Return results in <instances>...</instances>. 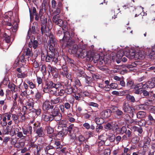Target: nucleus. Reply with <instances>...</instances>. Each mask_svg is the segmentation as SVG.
Listing matches in <instances>:
<instances>
[{
    "label": "nucleus",
    "mask_w": 155,
    "mask_h": 155,
    "mask_svg": "<svg viewBox=\"0 0 155 155\" xmlns=\"http://www.w3.org/2000/svg\"><path fill=\"white\" fill-rule=\"evenodd\" d=\"M85 83L87 84V85L92 86L94 84L93 82L94 79L91 77H89L87 75L85 77Z\"/></svg>",
    "instance_id": "obj_29"
},
{
    "label": "nucleus",
    "mask_w": 155,
    "mask_h": 155,
    "mask_svg": "<svg viewBox=\"0 0 155 155\" xmlns=\"http://www.w3.org/2000/svg\"><path fill=\"white\" fill-rule=\"evenodd\" d=\"M7 14V13H5V14L3 23V25L10 26V22L9 21V19L10 18L8 16Z\"/></svg>",
    "instance_id": "obj_43"
},
{
    "label": "nucleus",
    "mask_w": 155,
    "mask_h": 155,
    "mask_svg": "<svg viewBox=\"0 0 155 155\" xmlns=\"http://www.w3.org/2000/svg\"><path fill=\"white\" fill-rule=\"evenodd\" d=\"M23 54L28 58V59H29L30 57L32 56L33 55L31 49L27 48L25 50Z\"/></svg>",
    "instance_id": "obj_28"
},
{
    "label": "nucleus",
    "mask_w": 155,
    "mask_h": 155,
    "mask_svg": "<svg viewBox=\"0 0 155 155\" xmlns=\"http://www.w3.org/2000/svg\"><path fill=\"white\" fill-rule=\"evenodd\" d=\"M17 71L18 73H17V74L18 78H24L26 76L25 73L24 72V71H22V69H21L19 68H18Z\"/></svg>",
    "instance_id": "obj_32"
},
{
    "label": "nucleus",
    "mask_w": 155,
    "mask_h": 155,
    "mask_svg": "<svg viewBox=\"0 0 155 155\" xmlns=\"http://www.w3.org/2000/svg\"><path fill=\"white\" fill-rule=\"evenodd\" d=\"M62 100L60 97H56L55 98H51L50 102L51 104H55L61 102Z\"/></svg>",
    "instance_id": "obj_37"
},
{
    "label": "nucleus",
    "mask_w": 155,
    "mask_h": 155,
    "mask_svg": "<svg viewBox=\"0 0 155 155\" xmlns=\"http://www.w3.org/2000/svg\"><path fill=\"white\" fill-rule=\"evenodd\" d=\"M122 108L124 113H130L132 114V115H133L134 109L132 107H130L128 104L124 103Z\"/></svg>",
    "instance_id": "obj_16"
},
{
    "label": "nucleus",
    "mask_w": 155,
    "mask_h": 155,
    "mask_svg": "<svg viewBox=\"0 0 155 155\" xmlns=\"http://www.w3.org/2000/svg\"><path fill=\"white\" fill-rule=\"evenodd\" d=\"M132 142L134 143H137L139 140L140 138L137 136H135L132 137L131 139Z\"/></svg>",
    "instance_id": "obj_62"
},
{
    "label": "nucleus",
    "mask_w": 155,
    "mask_h": 155,
    "mask_svg": "<svg viewBox=\"0 0 155 155\" xmlns=\"http://www.w3.org/2000/svg\"><path fill=\"white\" fill-rule=\"evenodd\" d=\"M18 58H19V61H20L21 62L26 63L27 61H29V59H28V58L26 57L23 54L20 56V57H18Z\"/></svg>",
    "instance_id": "obj_44"
},
{
    "label": "nucleus",
    "mask_w": 155,
    "mask_h": 155,
    "mask_svg": "<svg viewBox=\"0 0 155 155\" xmlns=\"http://www.w3.org/2000/svg\"><path fill=\"white\" fill-rule=\"evenodd\" d=\"M47 132L48 134H51L54 131V129L50 126H46L45 127Z\"/></svg>",
    "instance_id": "obj_56"
},
{
    "label": "nucleus",
    "mask_w": 155,
    "mask_h": 155,
    "mask_svg": "<svg viewBox=\"0 0 155 155\" xmlns=\"http://www.w3.org/2000/svg\"><path fill=\"white\" fill-rule=\"evenodd\" d=\"M150 141L151 139L149 137H144L143 140V144H140L139 146L143 148H145V149H148L150 147Z\"/></svg>",
    "instance_id": "obj_17"
},
{
    "label": "nucleus",
    "mask_w": 155,
    "mask_h": 155,
    "mask_svg": "<svg viewBox=\"0 0 155 155\" xmlns=\"http://www.w3.org/2000/svg\"><path fill=\"white\" fill-rule=\"evenodd\" d=\"M74 68L75 70V71H78L80 69H81V67L80 65H79V64H78L77 62L75 61V62L74 63L73 65H72L71 66Z\"/></svg>",
    "instance_id": "obj_57"
},
{
    "label": "nucleus",
    "mask_w": 155,
    "mask_h": 155,
    "mask_svg": "<svg viewBox=\"0 0 155 155\" xmlns=\"http://www.w3.org/2000/svg\"><path fill=\"white\" fill-rule=\"evenodd\" d=\"M74 125L73 124H71L68 127L66 126V128L67 130V132L69 134H70L71 133L72 130L74 127Z\"/></svg>",
    "instance_id": "obj_61"
},
{
    "label": "nucleus",
    "mask_w": 155,
    "mask_h": 155,
    "mask_svg": "<svg viewBox=\"0 0 155 155\" xmlns=\"http://www.w3.org/2000/svg\"><path fill=\"white\" fill-rule=\"evenodd\" d=\"M136 64L135 63H132L131 64H126L124 65V67L128 69L129 70L133 71L134 67H136Z\"/></svg>",
    "instance_id": "obj_48"
},
{
    "label": "nucleus",
    "mask_w": 155,
    "mask_h": 155,
    "mask_svg": "<svg viewBox=\"0 0 155 155\" xmlns=\"http://www.w3.org/2000/svg\"><path fill=\"white\" fill-rule=\"evenodd\" d=\"M44 116L43 119L45 121L50 122L54 120V119L53 118V117L52 116L50 112L46 114Z\"/></svg>",
    "instance_id": "obj_27"
},
{
    "label": "nucleus",
    "mask_w": 155,
    "mask_h": 155,
    "mask_svg": "<svg viewBox=\"0 0 155 155\" xmlns=\"http://www.w3.org/2000/svg\"><path fill=\"white\" fill-rule=\"evenodd\" d=\"M83 127L87 130H89L91 128L92 130L95 129V127L94 124H92L91 125L88 123L85 122L83 124Z\"/></svg>",
    "instance_id": "obj_39"
},
{
    "label": "nucleus",
    "mask_w": 155,
    "mask_h": 155,
    "mask_svg": "<svg viewBox=\"0 0 155 155\" xmlns=\"http://www.w3.org/2000/svg\"><path fill=\"white\" fill-rule=\"evenodd\" d=\"M54 107V105H50V104L49 101H45L43 104V108L44 109L46 110H48L50 109H53Z\"/></svg>",
    "instance_id": "obj_33"
},
{
    "label": "nucleus",
    "mask_w": 155,
    "mask_h": 155,
    "mask_svg": "<svg viewBox=\"0 0 155 155\" xmlns=\"http://www.w3.org/2000/svg\"><path fill=\"white\" fill-rule=\"evenodd\" d=\"M67 117L68 120L71 122H75V119L73 117V115L71 113L68 114Z\"/></svg>",
    "instance_id": "obj_55"
},
{
    "label": "nucleus",
    "mask_w": 155,
    "mask_h": 155,
    "mask_svg": "<svg viewBox=\"0 0 155 155\" xmlns=\"http://www.w3.org/2000/svg\"><path fill=\"white\" fill-rule=\"evenodd\" d=\"M62 28L63 31L64 36L62 38L60 39V42L64 48L67 46L69 47L75 42V40L78 39L77 35L74 32V28L70 27L68 28L65 24L62 25Z\"/></svg>",
    "instance_id": "obj_1"
},
{
    "label": "nucleus",
    "mask_w": 155,
    "mask_h": 155,
    "mask_svg": "<svg viewBox=\"0 0 155 155\" xmlns=\"http://www.w3.org/2000/svg\"><path fill=\"white\" fill-rule=\"evenodd\" d=\"M18 98V96L16 93H12V100L13 102L12 107L10 110V111L12 112L14 109H16L17 107V99Z\"/></svg>",
    "instance_id": "obj_19"
},
{
    "label": "nucleus",
    "mask_w": 155,
    "mask_h": 155,
    "mask_svg": "<svg viewBox=\"0 0 155 155\" xmlns=\"http://www.w3.org/2000/svg\"><path fill=\"white\" fill-rule=\"evenodd\" d=\"M123 6L125 7V8H131L133 11H134V10H136L134 6V5L133 3L132 2V1L127 2L126 4L124 5Z\"/></svg>",
    "instance_id": "obj_42"
},
{
    "label": "nucleus",
    "mask_w": 155,
    "mask_h": 155,
    "mask_svg": "<svg viewBox=\"0 0 155 155\" xmlns=\"http://www.w3.org/2000/svg\"><path fill=\"white\" fill-rule=\"evenodd\" d=\"M63 86L64 88H65V90H60L57 94L58 96H62L65 92L67 94H70L72 93L75 92L76 90H75L74 88H73V87L71 86V83L69 82L68 81H66L64 82Z\"/></svg>",
    "instance_id": "obj_6"
},
{
    "label": "nucleus",
    "mask_w": 155,
    "mask_h": 155,
    "mask_svg": "<svg viewBox=\"0 0 155 155\" xmlns=\"http://www.w3.org/2000/svg\"><path fill=\"white\" fill-rule=\"evenodd\" d=\"M147 122L148 125H155V117H153L151 114L147 115Z\"/></svg>",
    "instance_id": "obj_24"
},
{
    "label": "nucleus",
    "mask_w": 155,
    "mask_h": 155,
    "mask_svg": "<svg viewBox=\"0 0 155 155\" xmlns=\"http://www.w3.org/2000/svg\"><path fill=\"white\" fill-rule=\"evenodd\" d=\"M97 68L100 70L104 71L105 72H107L108 71L109 69L106 66H100L98 65Z\"/></svg>",
    "instance_id": "obj_54"
},
{
    "label": "nucleus",
    "mask_w": 155,
    "mask_h": 155,
    "mask_svg": "<svg viewBox=\"0 0 155 155\" xmlns=\"http://www.w3.org/2000/svg\"><path fill=\"white\" fill-rule=\"evenodd\" d=\"M134 83V81L132 79L130 78L127 79L126 85L128 87H131L133 85Z\"/></svg>",
    "instance_id": "obj_49"
},
{
    "label": "nucleus",
    "mask_w": 155,
    "mask_h": 155,
    "mask_svg": "<svg viewBox=\"0 0 155 155\" xmlns=\"http://www.w3.org/2000/svg\"><path fill=\"white\" fill-rule=\"evenodd\" d=\"M47 37H49V40L48 41L49 49L56 51V49L57 46V43L55 36L52 33H51Z\"/></svg>",
    "instance_id": "obj_9"
},
{
    "label": "nucleus",
    "mask_w": 155,
    "mask_h": 155,
    "mask_svg": "<svg viewBox=\"0 0 155 155\" xmlns=\"http://www.w3.org/2000/svg\"><path fill=\"white\" fill-rule=\"evenodd\" d=\"M93 54H92L91 51L88 52V54L86 58V61L88 62H91L93 61L94 63H97V66L98 65L101 66V65L104 63L102 57L100 56L99 55L95 54L93 56Z\"/></svg>",
    "instance_id": "obj_4"
},
{
    "label": "nucleus",
    "mask_w": 155,
    "mask_h": 155,
    "mask_svg": "<svg viewBox=\"0 0 155 155\" xmlns=\"http://www.w3.org/2000/svg\"><path fill=\"white\" fill-rule=\"evenodd\" d=\"M10 91H11L12 93H16V92L17 91V88H15V85L13 84H10Z\"/></svg>",
    "instance_id": "obj_60"
},
{
    "label": "nucleus",
    "mask_w": 155,
    "mask_h": 155,
    "mask_svg": "<svg viewBox=\"0 0 155 155\" xmlns=\"http://www.w3.org/2000/svg\"><path fill=\"white\" fill-rule=\"evenodd\" d=\"M125 53H126V52H125V50L124 51L123 50H120L116 54L117 58H118L120 60H121L123 56L124 55H126Z\"/></svg>",
    "instance_id": "obj_35"
},
{
    "label": "nucleus",
    "mask_w": 155,
    "mask_h": 155,
    "mask_svg": "<svg viewBox=\"0 0 155 155\" xmlns=\"http://www.w3.org/2000/svg\"><path fill=\"white\" fill-rule=\"evenodd\" d=\"M115 127V123L114 121L106 122L104 126V129L107 130L113 131Z\"/></svg>",
    "instance_id": "obj_18"
},
{
    "label": "nucleus",
    "mask_w": 155,
    "mask_h": 155,
    "mask_svg": "<svg viewBox=\"0 0 155 155\" xmlns=\"http://www.w3.org/2000/svg\"><path fill=\"white\" fill-rule=\"evenodd\" d=\"M146 113L145 112L142 111H138L137 114V117L138 118H145L146 117Z\"/></svg>",
    "instance_id": "obj_40"
},
{
    "label": "nucleus",
    "mask_w": 155,
    "mask_h": 155,
    "mask_svg": "<svg viewBox=\"0 0 155 155\" xmlns=\"http://www.w3.org/2000/svg\"><path fill=\"white\" fill-rule=\"evenodd\" d=\"M23 134L25 135H31L32 134V127L29 125L24 126L22 128Z\"/></svg>",
    "instance_id": "obj_20"
},
{
    "label": "nucleus",
    "mask_w": 155,
    "mask_h": 155,
    "mask_svg": "<svg viewBox=\"0 0 155 155\" xmlns=\"http://www.w3.org/2000/svg\"><path fill=\"white\" fill-rule=\"evenodd\" d=\"M12 26L11 27L12 33L10 32V42L11 41V38H12V41L14 40L16 33L17 31L18 28V24L16 21H14L13 23L12 24L10 23V26Z\"/></svg>",
    "instance_id": "obj_11"
},
{
    "label": "nucleus",
    "mask_w": 155,
    "mask_h": 155,
    "mask_svg": "<svg viewBox=\"0 0 155 155\" xmlns=\"http://www.w3.org/2000/svg\"><path fill=\"white\" fill-rule=\"evenodd\" d=\"M20 102L23 105L22 107V110L24 111L23 116L25 117V115L27 112V110H31V109L34 107V105L35 104L33 100H29L28 99L25 100H20Z\"/></svg>",
    "instance_id": "obj_7"
},
{
    "label": "nucleus",
    "mask_w": 155,
    "mask_h": 155,
    "mask_svg": "<svg viewBox=\"0 0 155 155\" xmlns=\"http://www.w3.org/2000/svg\"><path fill=\"white\" fill-rule=\"evenodd\" d=\"M41 55L42 58H43V60L46 62H53L56 64L58 62V59L56 57V51L49 49V51H47L46 55L42 53Z\"/></svg>",
    "instance_id": "obj_3"
},
{
    "label": "nucleus",
    "mask_w": 155,
    "mask_h": 155,
    "mask_svg": "<svg viewBox=\"0 0 155 155\" xmlns=\"http://www.w3.org/2000/svg\"><path fill=\"white\" fill-rule=\"evenodd\" d=\"M53 118L56 121H59L62 119V115L59 108L57 107H55L53 109H51L50 112Z\"/></svg>",
    "instance_id": "obj_10"
},
{
    "label": "nucleus",
    "mask_w": 155,
    "mask_h": 155,
    "mask_svg": "<svg viewBox=\"0 0 155 155\" xmlns=\"http://www.w3.org/2000/svg\"><path fill=\"white\" fill-rule=\"evenodd\" d=\"M146 88H152L155 87V78H153L145 83Z\"/></svg>",
    "instance_id": "obj_25"
},
{
    "label": "nucleus",
    "mask_w": 155,
    "mask_h": 155,
    "mask_svg": "<svg viewBox=\"0 0 155 155\" xmlns=\"http://www.w3.org/2000/svg\"><path fill=\"white\" fill-rule=\"evenodd\" d=\"M45 84L44 87H42L43 89V92L45 93H48L51 89L54 88L57 89L61 86L60 83L55 84L52 81L49 80L48 78L44 80Z\"/></svg>",
    "instance_id": "obj_5"
},
{
    "label": "nucleus",
    "mask_w": 155,
    "mask_h": 155,
    "mask_svg": "<svg viewBox=\"0 0 155 155\" xmlns=\"http://www.w3.org/2000/svg\"><path fill=\"white\" fill-rule=\"evenodd\" d=\"M102 116L105 118H107L111 116L112 111L110 109H107L104 110L103 112Z\"/></svg>",
    "instance_id": "obj_31"
},
{
    "label": "nucleus",
    "mask_w": 155,
    "mask_h": 155,
    "mask_svg": "<svg viewBox=\"0 0 155 155\" xmlns=\"http://www.w3.org/2000/svg\"><path fill=\"white\" fill-rule=\"evenodd\" d=\"M126 56L130 58L133 59L135 57V53L134 51H131L129 49L125 50Z\"/></svg>",
    "instance_id": "obj_30"
},
{
    "label": "nucleus",
    "mask_w": 155,
    "mask_h": 155,
    "mask_svg": "<svg viewBox=\"0 0 155 155\" xmlns=\"http://www.w3.org/2000/svg\"><path fill=\"white\" fill-rule=\"evenodd\" d=\"M108 138L110 142H114L115 140V135L113 134H110L108 135Z\"/></svg>",
    "instance_id": "obj_51"
},
{
    "label": "nucleus",
    "mask_w": 155,
    "mask_h": 155,
    "mask_svg": "<svg viewBox=\"0 0 155 155\" xmlns=\"http://www.w3.org/2000/svg\"><path fill=\"white\" fill-rule=\"evenodd\" d=\"M133 128L135 131H137L138 132V135L139 136H141L143 132V128L141 127H137L136 126H134Z\"/></svg>",
    "instance_id": "obj_45"
},
{
    "label": "nucleus",
    "mask_w": 155,
    "mask_h": 155,
    "mask_svg": "<svg viewBox=\"0 0 155 155\" xmlns=\"http://www.w3.org/2000/svg\"><path fill=\"white\" fill-rule=\"evenodd\" d=\"M14 134H12L10 137V143L12 145L14 146V147H17L18 146V143H17L18 138L16 137V134L15 131V128L13 129H11L10 130V135Z\"/></svg>",
    "instance_id": "obj_12"
},
{
    "label": "nucleus",
    "mask_w": 155,
    "mask_h": 155,
    "mask_svg": "<svg viewBox=\"0 0 155 155\" xmlns=\"http://www.w3.org/2000/svg\"><path fill=\"white\" fill-rule=\"evenodd\" d=\"M38 41L35 40V37L34 36H32L30 39V42L28 44L29 47L30 48L33 47L34 49H35L38 47Z\"/></svg>",
    "instance_id": "obj_21"
},
{
    "label": "nucleus",
    "mask_w": 155,
    "mask_h": 155,
    "mask_svg": "<svg viewBox=\"0 0 155 155\" xmlns=\"http://www.w3.org/2000/svg\"><path fill=\"white\" fill-rule=\"evenodd\" d=\"M126 97L127 100L130 101L134 103L136 101L134 97L128 94L126 95Z\"/></svg>",
    "instance_id": "obj_50"
},
{
    "label": "nucleus",
    "mask_w": 155,
    "mask_h": 155,
    "mask_svg": "<svg viewBox=\"0 0 155 155\" xmlns=\"http://www.w3.org/2000/svg\"><path fill=\"white\" fill-rule=\"evenodd\" d=\"M26 82L28 84L29 87L31 89H33L35 88L36 85L32 81H27Z\"/></svg>",
    "instance_id": "obj_63"
},
{
    "label": "nucleus",
    "mask_w": 155,
    "mask_h": 155,
    "mask_svg": "<svg viewBox=\"0 0 155 155\" xmlns=\"http://www.w3.org/2000/svg\"><path fill=\"white\" fill-rule=\"evenodd\" d=\"M29 111V116L33 118H35L37 117L40 114L41 111L40 108L35 109L34 107Z\"/></svg>",
    "instance_id": "obj_13"
},
{
    "label": "nucleus",
    "mask_w": 155,
    "mask_h": 155,
    "mask_svg": "<svg viewBox=\"0 0 155 155\" xmlns=\"http://www.w3.org/2000/svg\"><path fill=\"white\" fill-rule=\"evenodd\" d=\"M55 150V147L51 145V143L46 146L44 148L45 153L50 155H53L54 154Z\"/></svg>",
    "instance_id": "obj_15"
},
{
    "label": "nucleus",
    "mask_w": 155,
    "mask_h": 155,
    "mask_svg": "<svg viewBox=\"0 0 155 155\" xmlns=\"http://www.w3.org/2000/svg\"><path fill=\"white\" fill-rule=\"evenodd\" d=\"M125 134L127 135L128 138H129L130 140L131 139L132 136V131L130 130H127V132Z\"/></svg>",
    "instance_id": "obj_64"
},
{
    "label": "nucleus",
    "mask_w": 155,
    "mask_h": 155,
    "mask_svg": "<svg viewBox=\"0 0 155 155\" xmlns=\"http://www.w3.org/2000/svg\"><path fill=\"white\" fill-rule=\"evenodd\" d=\"M42 9H40L39 11L40 19L41 24H47V18H45L44 13L42 12Z\"/></svg>",
    "instance_id": "obj_26"
},
{
    "label": "nucleus",
    "mask_w": 155,
    "mask_h": 155,
    "mask_svg": "<svg viewBox=\"0 0 155 155\" xmlns=\"http://www.w3.org/2000/svg\"><path fill=\"white\" fill-rule=\"evenodd\" d=\"M63 58L65 60V62H68V63L70 64L71 66L73 65L74 63L75 62V61H74L73 59L69 58L67 56H64L63 57Z\"/></svg>",
    "instance_id": "obj_38"
},
{
    "label": "nucleus",
    "mask_w": 155,
    "mask_h": 155,
    "mask_svg": "<svg viewBox=\"0 0 155 155\" xmlns=\"http://www.w3.org/2000/svg\"><path fill=\"white\" fill-rule=\"evenodd\" d=\"M54 144V145L56 146L55 147V149L57 150H60L63 147V146L61 144V142L57 140H55Z\"/></svg>",
    "instance_id": "obj_46"
},
{
    "label": "nucleus",
    "mask_w": 155,
    "mask_h": 155,
    "mask_svg": "<svg viewBox=\"0 0 155 155\" xmlns=\"http://www.w3.org/2000/svg\"><path fill=\"white\" fill-rule=\"evenodd\" d=\"M40 30L42 35L44 34L47 36H49L52 33L49 28L47 27V24H41Z\"/></svg>",
    "instance_id": "obj_14"
},
{
    "label": "nucleus",
    "mask_w": 155,
    "mask_h": 155,
    "mask_svg": "<svg viewBox=\"0 0 155 155\" xmlns=\"http://www.w3.org/2000/svg\"><path fill=\"white\" fill-rule=\"evenodd\" d=\"M33 128L34 132L38 137H43L44 136L45 134L44 128L43 127H41L40 123H34Z\"/></svg>",
    "instance_id": "obj_8"
},
{
    "label": "nucleus",
    "mask_w": 155,
    "mask_h": 155,
    "mask_svg": "<svg viewBox=\"0 0 155 155\" xmlns=\"http://www.w3.org/2000/svg\"><path fill=\"white\" fill-rule=\"evenodd\" d=\"M124 114L123 112L119 109L114 114V117L117 119H121Z\"/></svg>",
    "instance_id": "obj_34"
},
{
    "label": "nucleus",
    "mask_w": 155,
    "mask_h": 155,
    "mask_svg": "<svg viewBox=\"0 0 155 155\" xmlns=\"http://www.w3.org/2000/svg\"><path fill=\"white\" fill-rule=\"evenodd\" d=\"M76 74L77 77L79 78L84 77L85 78L87 75L84 71L81 69L77 71Z\"/></svg>",
    "instance_id": "obj_41"
},
{
    "label": "nucleus",
    "mask_w": 155,
    "mask_h": 155,
    "mask_svg": "<svg viewBox=\"0 0 155 155\" xmlns=\"http://www.w3.org/2000/svg\"><path fill=\"white\" fill-rule=\"evenodd\" d=\"M74 101H70L69 102H66L65 103H63V104L66 110H69L71 108V105L70 104H73Z\"/></svg>",
    "instance_id": "obj_47"
},
{
    "label": "nucleus",
    "mask_w": 155,
    "mask_h": 155,
    "mask_svg": "<svg viewBox=\"0 0 155 155\" xmlns=\"http://www.w3.org/2000/svg\"><path fill=\"white\" fill-rule=\"evenodd\" d=\"M48 67L49 68L48 71V72H50L51 74L58 71V69L55 67L51 66L50 65H48Z\"/></svg>",
    "instance_id": "obj_53"
},
{
    "label": "nucleus",
    "mask_w": 155,
    "mask_h": 155,
    "mask_svg": "<svg viewBox=\"0 0 155 155\" xmlns=\"http://www.w3.org/2000/svg\"><path fill=\"white\" fill-rule=\"evenodd\" d=\"M61 69H59L61 75L63 77H67L68 72V67L66 65L63 64L61 66Z\"/></svg>",
    "instance_id": "obj_22"
},
{
    "label": "nucleus",
    "mask_w": 155,
    "mask_h": 155,
    "mask_svg": "<svg viewBox=\"0 0 155 155\" xmlns=\"http://www.w3.org/2000/svg\"><path fill=\"white\" fill-rule=\"evenodd\" d=\"M53 22L59 26H61L63 24V21L60 18L59 16H53L52 19Z\"/></svg>",
    "instance_id": "obj_23"
},
{
    "label": "nucleus",
    "mask_w": 155,
    "mask_h": 155,
    "mask_svg": "<svg viewBox=\"0 0 155 155\" xmlns=\"http://www.w3.org/2000/svg\"><path fill=\"white\" fill-rule=\"evenodd\" d=\"M12 119L15 123H18V117L17 115L15 114H12Z\"/></svg>",
    "instance_id": "obj_58"
},
{
    "label": "nucleus",
    "mask_w": 155,
    "mask_h": 155,
    "mask_svg": "<svg viewBox=\"0 0 155 155\" xmlns=\"http://www.w3.org/2000/svg\"><path fill=\"white\" fill-rule=\"evenodd\" d=\"M77 140L81 143V144L82 142L85 141V139L82 135H80L77 137Z\"/></svg>",
    "instance_id": "obj_59"
},
{
    "label": "nucleus",
    "mask_w": 155,
    "mask_h": 155,
    "mask_svg": "<svg viewBox=\"0 0 155 155\" xmlns=\"http://www.w3.org/2000/svg\"><path fill=\"white\" fill-rule=\"evenodd\" d=\"M80 40L77 39L75 40V42L71 46L66 47L71 48H70L71 49V52L73 54H76L79 58H84L87 57L88 54V52L90 51H88L87 50V46L85 44H83V41H81L79 42Z\"/></svg>",
    "instance_id": "obj_2"
},
{
    "label": "nucleus",
    "mask_w": 155,
    "mask_h": 155,
    "mask_svg": "<svg viewBox=\"0 0 155 155\" xmlns=\"http://www.w3.org/2000/svg\"><path fill=\"white\" fill-rule=\"evenodd\" d=\"M95 123L97 125H101L104 122V119L101 117H96L94 119Z\"/></svg>",
    "instance_id": "obj_36"
},
{
    "label": "nucleus",
    "mask_w": 155,
    "mask_h": 155,
    "mask_svg": "<svg viewBox=\"0 0 155 155\" xmlns=\"http://www.w3.org/2000/svg\"><path fill=\"white\" fill-rule=\"evenodd\" d=\"M134 88H138L140 89L141 88L144 89H146V86L145 85V83L143 84V83H140L139 84H138L135 86Z\"/></svg>",
    "instance_id": "obj_52"
}]
</instances>
